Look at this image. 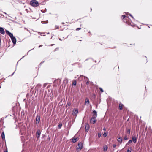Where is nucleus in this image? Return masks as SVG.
<instances>
[{"label": "nucleus", "mask_w": 152, "mask_h": 152, "mask_svg": "<svg viewBox=\"0 0 152 152\" xmlns=\"http://www.w3.org/2000/svg\"><path fill=\"white\" fill-rule=\"evenodd\" d=\"M1 137L3 140H5V134L4 132H3L1 133Z\"/></svg>", "instance_id": "17"}, {"label": "nucleus", "mask_w": 152, "mask_h": 152, "mask_svg": "<svg viewBox=\"0 0 152 152\" xmlns=\"http://www.w3.org/2000/svg\"><path fill=\"white\" fill-rule=\"evenodd\" d=\"M0 33L4 35L5 34V31L4 28L2 27H0Z\"/></svg>", "instance_id": "11"}, {"label": "nucleus", "mask_w": 152, "mask_h": 152, "mask_svg": "<svg viewBox=\"0 0 152 152\" xmlns=\"http://www.w3.org/2000/svg\"><path fill=\"white\" fill-rule=\"evenodd\" d=\"M15 73V72H14L12 74V76L14 74V73Z\"/></svg>", "instance_id": "43"}, {"label": "nucleus", "mask_w": 152, "mask_h": 152, "mask_svg": "<svg viewBox=\"0 0 152 152\" xmlns=\"http://www.w3.org/2000/svg\"><path fill=\"white\" fill-rule=\"evenodd\" d=\"M129 148L130 149V150H129V149H128L127 151V152H131L132 149L131 148Z\"/></svg>", "instance_id": "26"}, {"label": "nucleus", "mask_w": 152, "mask_h": 152, "mask_svg": "<svg viewBox=\"0 0 152 152\" xmlns=\"http://www.w3.org/2000/svg\"><path fill=\"white\" fill-rule=\"evenodd\" d=\"M41 134V131L39 129L36 132V137L38 139L39 138L40 136V134Z\"/></svg>", "instance_id": "8"}, {"label": "nucleus", "mask_w": 152, "mask_h": 152, "mask_svg": "<svg viewBox=\"0 0 152 152\" xmlns=\"http://www.w3.org/2000/svg\"><path fill=\"white\" fill-rule=\"evenodd\" d=\"M118 109L120 110H122L123 109H125L124 105L121 103H120L119 104Z\"/></svg>", "instance_id": "5"}, {"label": "nucleus", "mask_w": 152, "mask_h": 152, "mask_svg": "<svg viewBox=\"0 0 152 152\" xmlns=\"http://www.w3.org/2000/svg\"><path fill=\"white\" fill-rule=\"evenodd\" d=\"M96 112L95 110H94L93 112V113L94 114H96Z\"/></svg>", "instance_id": "30"}, {"label": "nucleus", "mask_w": 152, "mask_h": 152, "mask_svg": "<svg viewBox=\"0 0 152 152\" xmlns=\"http://www.w3.org/2000/svg\"><path fill=\"white\" fill-rule=\"evenodd\" d=\"M78 147H77L76 148L77 150H78V149H79L80 150L83 148V144L81 142H80L78 143Z\"/></svg>", "instance_id": "4"}, {"label": "nucleus", "mask_w": 152, "mask_h": 152, "mask_svg": "<svg viewBox=\"0 0 152 152\" xmlns=\"http://www.w3.org/2000/svg\"><path fill=\"white\" fill-rule=\"evenodd\" d=\"M22 113H23V112H21V114H22Z\"/></svg>", "instance_id": "49"}, {"label": "nucleus", "mask_w": 152, "mask_h": 152, "mask_svg": "<svg viewBox=\"0 0 152 152\" xmlns=\"http://www.w3.org/2000/svg\"><path fill=\"white\" fill-rule=\"evenodd\" d=\"M129 15L131 16V17H132V18H133V16L130 14H129Z\"/></svg>", "instance_id": "39"}, {"label": "nucleus", "mask_w": 152, "mask_h": 152, "mask_svg": "<svg viewBox=\"0 0 152 152\" xmlns=\"http://www.w3.org/2000/svg\"><path fill=\"white\" fill-rule=\"evenodd\" d=\"M78 112V110L77 109H74L73 110V114H77Z\"/></svg>", "instance_id": "16"}, {"label": "nucleus", "mask_w": 152, "mask_h": 152, "mask_svg": "<svg viewBox=\"0 0 152 152\" xmlns=\"http://www.w3.org/2000/svg\"><path fill=\"white\" fill-rule=\"evenodd\" d=\"M18 107V109L19 108V110H20V107L18 106V107Z\"/></svg>", "instance_id": "42"}, {"label": "nucleus", "mask_w": 152, "mask_h": 152, "mask_svg": "<svg viewBox=\"0 0 152 152\" xmlns=\"http://www.w3.org/2000/svg\"><path fill=\"white\" fill-rule=\"evenodd\" d=\"M121 18L124 22L126 23L128 25L132 26V23L130 19L128 16L125 15H122L121 16Z\"/></svg>", "instance_id": "1"}, {"label": "nucleus", "mask_w": 152, "mask_h": 152, "mask_svg": "<svg viewBox=\"0 0 152 152\" xmlns=\"http://www.w3.org/2000/svg\"><path fill=\"white\" fill-rule=\"evenodd\" d=\"M103 130L104 131H105L106 130V129L105 128H104L103 129Z\"/></svg>", "instance_id": "41"}, {"label": "nucleus", "mask_w": 152, "mask_h": 152, "mask_svg": "<svg viewBox=\"0 0 152 152\" xmlns=\"http://www.w3.org/2000/svg\"><path fill=\"white\" fill-rule=\"evenodd\" d=\"M104 152L106 151L108 148V147L107 146H104Z\"/></svg>", "instance_id": "21"}, {"label": "nucleus", "mask_w": 152, "mask_h": 152, "mask_svg": "<svg viewBox=\"0 0 152 152\" xmlns=\"http://www.w3.org/2000/svg\"><path fill=\"white\" fill-rule=\"evenodd\" d=\"M76 115V116H77V114H76V115Z\"/></svg>", "instance_id": "50"}, {"label": "nucleus", "mask_w": 152, "mask_h": 152, "mask_svg": "<svg viewBox=\"0 0 152 152\" xmlns=\"http://www.w3.org/2000/svg\"><path fill=\"white\" fill-rule=\"evenodd\" d=\"M124 139L125 140H127L128 139V138L127 137V136H126L124 137Z\"/></svg>", "instance_id": "25"}, {"label": "nucleus", "mask_w": 152, "mask_h": 152, "mask_svg": "<svg viewBox=\"0 0 152 152\" xmlns=\"http://www.w3.org/2000/svg\"><path fill=\"white\" fill-rule=\"evenodd\" d=\"M132 142L133 141L134 143H135L137 142V138L135 136H133L132 137Z\"/></svg>", "instance_id": "10"}, {"label": "nucleus", "mask_w": 152, "mask_h": 152, "mask_svg": "<svg viewBox=\"0 0 152 152\" xmlns=\"http://www.w3.org/2000/svg\"><path fill=\"white\" fill-rule=\"evenodd\" d=\"M53 45V44H51V45H51V46H52Z\"/></svg>", "instance_id": "45"}, {"label": "nucleus", "mask_w": 152, "mask_h": 152, "mask_svg": "<svg viewBox=\"0 0 152 152\" xmlns=\"http://www.w3.org/2000/svg\"><path fill=\"white\" fill-rule=\"evenodd\" d=\"M40 117V115H37L36 116V123L37 124H38L39 122Z\"/></svg>", "instance_id": "6"}, {"label": "nucleus", "mask_w": 152, "mask_h": 152, "mask_svg": "<svg viewBox=\"0 0 152 152\" xmlns=\"http://www.w3.org/2000/svg\"><path fill=\"white\" fill-rule=\"evenodd\" d=\"M81 28H76V30L77 31H78L79 30H81Z\"/></svg>", "instance_id": "29"}, {"label": "nucleus", "mask_w": 152, "mask_h": 152, "mask_svg": "<svg viewBox=\"0 0 152 152\" xmlns=\"http://www.w3.org/2000/svg\"><path fill=\"white\" fill-rule=\"evenodd\" d=\"M26 106H27L26 104Z\"/></svg>", "instance_id": "51"}, {"label": "nucleus", "mask_w": 152, "mask_h": 152, "mask_svg": "<svg viewBox=\"0 0 152 152\" xmlns=\"http://www.w3.org/2000/svg\"><path fill=\"white\" fill-rule=\"evenodd\" d=\"M30 4L32 6L37 7L39 6V4L36 0H32L30 1Z\"/></svg>", "instance_id": "2"}, {"label": "nucleus", "mask_w": 152, "mask_h": 152, "mask_svg": "<svg viewBox=\"0 0 152 152\" xmlns=\"http://www.w3.org/2000/svg\"><path fill=\"white\" fill-rule=\"evenodd\" d=\"M6 34H7L8 35L10 36V37H11V36H12L13 35V34L11 33H10V32L8 31V30H6Z\"/></svg>", "instance_id": "13"}, {"label": "nucleus", "mask_w": 152, "mask_h": 152, "mask_svg": "<svg viewBox=\"0 0 152 152\" xmlns=\"http://www.w3.org/2000/svg\"><path fill=\"white\" fill-rule=\"evenodd\" d=\"M83 77V76H81V77Z\"/></svg>", "instance_id": "46"}, {"label": "nucleus", "mask_w": 152, "mask_h": 152, "mask_svg": "<svg viewBox=\"0 0 152 152\" xmlns=\"http://www.w3.org/2000/svg\"><path fill=\"white\" fill-rule=\"evenodd\" d=\"M84 77L85 79H88L86 77Z\"/></svg>", "instance_id": "38"}, {"label": "nucleus", "mask_w": 152, "mask_h": 152, "mask_svg": "<svg viewBox=\"0 0 152 152\" xmlns=\"http://www.w3.org/2000/svg\"><path fill=\"white\" fill-rule=\"evenodd\" d=\"M123 140L122 138H121V137H120L117 139V141L118 142H119L120 143L122 142Z\"/></svg>", "instance_id": "14"}, {"label": "nucleus", "mask_w": 152, "mask_h": 152, "mask_svg": "<svg viewBox=\"0 0 152 152\" xmlns=\"http://www.w3.org/2000/svg\"><path fill=\"white\" fill-rule=\"evenodd\" d=\"M93 95L94 96V98H95L96 97V95L95 94H93Z\"/></svg>", "instance_id": "35"}, {"label": "nucleus", "mask_w": 152, "mask_h": 152, "mask_svg": "<svg viewBox=\"0 0 152 152\" xmlns=\"http://www.w3.org/2000/svg\"><path fill=\"white\" fill-rule=\"evenodd\" d=\"M77 81L76 80H74L72 82V84L73 85L75 86L76 84Z\"/></svg>", "instance_id": "18"}, {"label": "nucleus", "mask_w": 152, "mask_h": 152, "mask_svg": "<svg viewBox=\"0 0 152 152\" xmlns=\"http://www.w3.org/2000/svg\"><path fill=\"white\" fill-rule=\"evenodd\" d=\"M107 133L104 132L103 134V135L104 136V137H106L107 136Z\"/></svg>", "instance_id": "23"}, {"label": "nucleus", "mask_w": 152, "mask_h": 152, "mask_svg": "<svg viewBox=\"0 0 152 152\" xmlns=\"http://www.w3.org/2000/svg\"><path fill=\"white\" fill-rule=\"evenodd\" d=\"M130 129H127V132L128 133V134H130Z\"/></svg>", "instance_id": "28"}, {"label": "nucleus", "mask_w": 152, "mask_h": 152, "mask_svg": "<svg viewBox=\"0 0 152 152\" xmlns=\"http://www.w3.org/2000/svg\"><path fill=\"white\" fill-rule=\"evenodd\" d=\"M116 144H114L113 145V148H115L116 147Z\"/></svg>", "instance_id": "32"}, {"label": "nucleus", "mask_w": 152, "mask_h": 152, "mask_svg": "<svg viewBox=\"0 0 152 152\" xmlns=\"http://www.w3.org/2000/svg\"><path fill=\"white\" fill-rule=\"evenodd\" d=\"M77 138H73L72 139V143H74L76 142L77 140Z\"/></svg>", "instance_id": "15"}, {"label": "nucleus", "mask_w": 152, "mask_h": 152, "mask_svg": "<svg viewBox=\"0 0 152 152\" xmlns=\"http://www.w3.org/2000/svg\"><path fill=\"white\" fill-rule=\"evenodd\" d=\"M99 88V89L100 90V91H101L102 92H103V91H103V89H102V88Z\"/></svg>", "instance_id": "27"}, {"label": "nucleus", "mask_w": 152, "mask_h": 152, "mask_svg": "<svg viewBox=\"0 0 152 152\" xmlns=\"http://www.w3.org/2000/svg\"><path fill=\"white\" fill-rule=\"evenodd\" d=\"M16 107H16H16L14 106V107H13V110H14L15 109V108H16Z\"/></svg>", "instance_id": "34"}, {"label": "nucleus", "mask_w": 152, "mask_h": 152, "mask_svg": "<svg viewBox=\"0 0 152 152\" xmlns=\"http://www.w3.org/2000/svg\"><path fill=\"white\" fill-rule=\"evenodd\" d=\"M11 38V40L14 45H15L16 42V40L15 37L12 35L10 37Z\"/></svg>", "instance_id": "7"}, {"label": "nucleus", "mask_w": 152, "mask_h": 152, "mask_svg": "<svg viewBox=\"0 0 152 152\" xmlns=\"http://www.w3.org/2000/svg\"><path fill=\"white\" fill-rule=\"evenodd\" d=\"M91 10H92V9L91 8Z\"/></svg>", "instance_id": "48"}, {"label": "nucleus", "mask_w": 152, "mask_h": 152, "mask_svg": "<svg viewBox=\"0 0 152 152\" xmlns=\"http://www.w3.org/2000/svg\"><path fill=\"white\" fill-rule=\"evenodd\" d=\"M58 81H59V84H58L59 85V84L60 83V80H55L54 81V83H56L57 82L58 83Z\"/></svg>", "instance_id": "20"}, {"label": "nucleus", "mask_w": 152, "mask_h": 152, "mask_svg": "<svg viewBox=\"0 0 152 152\" xmlns=\"http://www.w3.org/2000/svg\"><path fill=\"white\" fill-rule=\"evenodd\" d=\"M97 116V115H94L93 117L90 119V122L92 124H94L96 122V118Z\"/></svg>", "instance_id": "3"}, {"label": "nucleus", "mask_w": 152, "mask_h": 152, "mask_svg": "<svg viewBox=\"0 0 152 152\" xmlns=\"http://www.w3.org/2000/svg\"><path fill=\"white\" fill-rule=\"evenodd\" d=\"M84 118H83V120H84Z\"/></svg>", "instance_id": "47"}, {"label": "nucleus", "mask_w": 152, "mask_h": 152, "mask_svg": "<svg viewBox=\"0 0 152 152\" xmlns=\"http://www.w3.org/2000/svg\"><path fill=\"white\" fill-rule=\"evenodd\" d=\"M58 49H59V48H56L54 50V51H56V50H58Z\"/></svg>", "instance_id": "33"}, {"label": "nucleus", "mask_w": 152, "mask_h": 152, "mask_svg": "<svg viewBox=\"0 0 152 152\" xmlns=\"http://www.w3.org/2000/svg\"><path fill=\"white\" fill-rule=\"evenodd\" d=\"M89 129V126L88 124H86L85 126V130L86 132H88Z\"/></svg>", "instance_id": "9"}, {"label": "nucleus", "mask_w": 152, "mask_h": 152, "mask_svg": "<svg viewBox=\"0 0 152 152\" xmlns=\"http://www.w3.org/2000/svg\"><path fill=\"white\" fill-rule=\"evenodd\" d=\"M42 46V45H40L39 46V47H40Z\"/></svg>", "instance_id": "44"}, {"label": "nucleus", "mask_w": 152, "mask_h": 152, "mask_svg": "<svg viewBox=\"0 0 152 152\" xmlns=\"http://www.w3.org/2000/svg\"><path fill=\"white\" fill-rule=\"evenodd\" d=\"M101 133H99L98 134V137L99 138L101 137Z\"/></svg>", "instance_id": "24"}, {"label": "nucleus", "mask_w": 152, "mask_h": 152, "mask_svg": "<svg viewBox=\"0 0 152 152\" xmlns=\"http://www.w3.org/2000/svg\"><path fill=\"white\" fill-rule=\"evenodd\" d=\"M89 99L88 98H86L85 99V104H87V105H88V104L89 103Z\"/></svg>", "instance_id": "12"}, {"label": "nucleus", "mask_w": 152, "mask_h": 152, "mask_svg": "<svg viewBox=\"0 0 152 152\" xmlns=\"http://www.w3.org/2000/svg\"><path fill=\"white\" fill-rule=\"evenodd\" d=\"M4 152H8L7 150V149L4 151Z\"/></svg>", "instance_id": "40"}, {"label": "nucleus", "mask_w": 152, "mask_h": 152, "mask_svg": "<svg viewBox=\"0 0 152 152\" xmlns=\"http://www.w3.org/2000/svg\"><path fill=\"white\" fill-rule=\"evenodd\" d=\"M62 124L61 123H60L58 125V128L60 129L62 126Z\"/></svg>", "instance_id": "22"}, {"label": "nucleus", "mask_w": 152, "mask_h": 152, "mask_svg": "<svg viewBox=\"0 0 152 152\" xmlns=\"http://www.w3.org/2000/svg\"><path fill=\"white\" fill-rule=\"evenodd\" d=\"M15 113L16 114H18L19 113L18 110H16Z\"/></svg>", "instance_id": "36"}, {"label": "nucleus", "mask_w": 152, "mask_h": 152, "mask_svg": "<svg viewBox=\"0 0 152 152\" xmlns=\"http://www.w3.org/2000/svg\"><path fill=\"white\" fill-rule=\"evenodd\" d=\"M132 140H129L128 142L126 144V145H129V144L131 143L132 142Z\"/></svg>", "instance_id": "19"}, {"label": "nucleus", "mask_w": 152, "mask_h": 152, "mask_svg": "<svg viewBox=\"0 0 152 152\" xmlns=\"http://www.w3.org/2000/svg\"><path fill=\"white\" fill-rule=\"evenodd\" d=\"M86 84L87 85H88L89 84V82L88 81L86 83Z\"/></svg>", "instance_id": "37"}, {"label": "nucleus", "mask_w": 152, "mask_h": 152, "mask_svg": "<svg viewBox=\"0 0 152 152\" xmlns=\"http://www.w3.org/2000/svg\"><path fill=\"white\" fill-rule=\"evenodd\" d=\"M71 104L70 102H69L67 103V105L69 106H70Z\"/></svg>", "instance_id": "31"}]
</instances>
